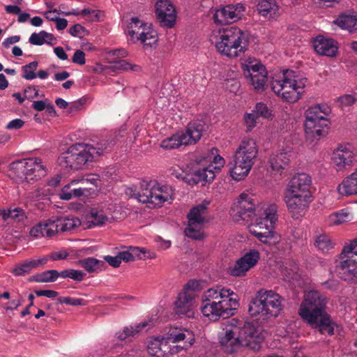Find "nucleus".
<instances>
[{
  "label": "nucleus",
  "instance_id": "f257e3e1",
  "mask_svg": "<svg viewBox=\"0 0 357 357\" xmlns=\"http://www.w3.org/2000/svg\"><path fill=\"white\" fill-rule=\"evenodd\" d=\"M237 324L238 321L233 319L221 324L222 331L218 337L223 351L231 354L245 347L258 350L261 346L256 327L249 322L245 323L243 327Z\"/></svg>",
  "mask_w": 357,
  "mask_h": 357
},
{
  "label": "nucleus",
  "instance_id": "f03ea898",
  "mask_svg": "<svg viewBox=\"0 0 357 357\" xmlns=\"http://www.w3.org/2000/svg\"><path fill=\"white\" fill-rule=\"evenodd\" d=\"M239 306L238 295L231 289L217 287L205 291L202 296L201 312L211 321L234 314Z\"/></svg>",
  "mask_w": 357,
  "mask_h": 357
},
{
  "label": "nucleus",
  "instance_id": "7ed1b4c3",
  "mask_svg": "<svg viewBox=\"0 0 357 357\" xmlns=\"http://www.w3.org/2000/svg\"><path fill=\"white\" fill-rule=\"evenodd\" d=\"M210 40L220 55L231 59L243 56L249 46L248 38L236 26L213 30Z\"/></svg>",
  "mask_w": 357,
  "mask_h": 357
},
{
  "label": "nucleus",
  "instance_id": "20e7f679",
  "mask_svg": "<svg viewBox=\"0 0 357 357\" xmlns=\"http://www.w3.org/2000/svg\"><path fill=\"white\" fill-rule=\"evenodd\" d=\"M257 142L252 137H245L240 142L230 162L229 173L237 181L243 180L250 174L258 155Z\"/></svg>",
  "mask_w": 357,
  "mask_h": 357
},
{
  "label": "nucleus",
  "instance_id": "39448f33",
  "mask_svg": "<svg viewBox=\"0 0 357 357\" xmlns=\"http://www.w3.org/2000/svg\"><path fill=\"white\" fill-rule=\"evenodd\" d=\"M126 193L139 202L160 207L174 199V190L171 185H162L156 181L142 180L136 189L128 188Z\"/></svg>",
  "mask_w": 357,
  "mask_h": 357
},
{
  "label": "nucleus",
  "instance_id": "423d86ee",
  "mask_svg": "<svg viewBox=\"0 0 357 357\" xmlns=\"http://www.w3.org/2000/svg\"><path fill=\"white\" fill-rule=\"evenodd\" d=\"M307 83L305 77H300L294 70H285L281 75L273 77L271 88L282 100L294 103L301 98Z\"/></svg>",
  "mask_w": 357,
  "mask_h": 357
},
{
  "label": "nucleus",
  "instance_id": "0eeeda50",
  "mask_svg": "<svg viewBox=\"0 0 357 357\" xmlns=\"http://www.w3.org/2000/svg\"><path fill=\"white\" fill-rule=\"evenodd\" d=\"M283 298L273 290L259 289L250 302L249 314L264 319L277 317L283 310Z\"/></svg>",
  "mask_w": 357,
  "mask_h": 357
},
{
  "label": "nucleus",
  "instance_id": "6e6552de",
  "mask_svg": "<svg viewBox=\"0 0 357 357\" xmlns=\"http://www.w3.org/2000/svg\"><path fill=\"white\" fill-rule=\"evenodd\" d=\"M331 108L326 104H317L310 107L305 113V132L307 139L319 140L326 134L325 128L330 124L328 116Z\"/></svg>",
  "mask_w": 357,
  "mask_h": 357
},
{
  "label": "nucleus",
  "instance_id": "1a4fd4ad",
  "mask_svg": "<svg viewBox=\"0 0 357 357\" xmlns=\"http://www.w3.org/2000/svg\"><path fill=\"white\" fill-rule=\"evenodd\" d=\"M277 220L278 206L270 204L265 207L261 216L255 218V226L251 227L250 231L263 243L276 244L279 241V236L273 229Z\"/></svg>",
  "mask_w": 357,
  "mask_h": 357
},
{
  "label": "nucleus",
  "instance_id": "9d476101",
  "mask_svg": "<svg viewBox=\"0 0 357 357\" xmlns=\"http://www.w3.org/2000/svg\"><path fill=\"white\" fill-rule=\"evenodd\" d=\"M10 172L20 181L38 180L46 174L45 167L39 158H29L13 162Z\"/></svg>",
  "mask_w": 357,
  "mask_h": 357
},
{
  "label": "nucleus",
  "instance_id": "9b49d317",
  "mask_svg": "<svg viewBox=\"0 0 357 357\" xmlns=\"http://www.w3.org/2000/svg\"><path fill=\"white\" fill-rule=\"evenodd\" d=\"M264 208L259 204L250 193L243 192L234 202L231 211L236 222L240 220L248 222L255 218L261 216L263 213H260V212Z\"/></svg>",
  "mask_w": 357,
  "mask_h": 357
},
{
  "label": "nucleus",
  "instance_id": "f8f14e48",
  "mask_svg": "<svg viewBox=\"0 0 357 357\" xmlns=\"http://www.w3.org/2000/svg\"><path fill=\"white\" fill-rule=\"evenodd\" d=\"M203 126L197 122H190L185 131L178 132L162 140L160 147L164 149H174L181 146L196 144L202 136Z\"/></svg>",
  "mask_w": 357,
  "mask_h": 357
},
{
  "label": "nucleus",
  "instance_id": "ddd939ff",
  "mask_svg": "<svg viewBox=\"0 0 357 357\" xmlns=\"http://www.w3.org/2000/svg\"><path fill=\"white\" fill-rule=\"evenodd\" d=\"M326 304V297L319 291H308L300 305L298 314L306 322H315L325 312Z\"/></svg>",
  "mask_w": 357,
  "mask_h": 357
},
{
  "label": "nucleus",
  "instance_id": "4468645a",
  "mask_svg": "<svg viewBox=\"0 0 357 357\" xmlns=\"http://www.w3.org/2000/svg\"><path fill=\"white\" fill-rule=\"evenodd\" d=\"M199 282L196 280H189L178 294L174 302V311L178 315H184L191 318L194 317V309L196 307L197 291Z\"/></svg>",
  "mask_w": 357,
  "mask_h": 357
},
{
  "label": "nucleus",
  "instance_id": "2eb2a0df",
  "mask_svg": "<svg viewBox=\"0 0 357 357\" xmlns=\"http://www.w3.org/2000/svg\"><path fill=\"white\" fill-rule=\"evenodd\" d=\"M194 333L187 328H174L167 333V348L165 349L164 357L173 355L190 348L195 342Z\"/></svg>",
  "mask_w": 357,
  "mask_h": 357
},
{
  "label": "nucleus",
  "instance_id": "dca6fc26",
  "mask_svg": "<svg viewBox=\"0 0 357 357\" xmlns=\"http://www.w3.org/2000/svg\"><path fill=\"white\" fill-rule=\"evenodd\" d=\"M245 77L249 79L250 84L257 92H263L267 82V71L261 63L252 57L245 59L242 63Z\"/></svg>",
  "mask_w": 357,
  "mask_h": 357
},
{
  "label": "nucleus",
  "instance_id": "f3484780",
  "mask_svg": "<svg viewBox=\"0 0 357 357\" xmlns=\"http://www.w3.org/2000/svg\"><path fill=\"white\" fill-rule=\"evenodd\" d=\"M245 77L249 79L250 84L257 92H263L267 82V71L261 63L252 57L245 59L242 63Z\"/></svg>",
  "mask_w": 357,
  "mask_h": 357
},
{
  "label": "nucleus",
  "instance_id": "a211bd4d",
  "mask_svg": "<svg viewBox=\"0 0 357 357\" xmlns=\"http://www.w3.org/2000/svg\"><path fill=\"white\" fill-rule=\"evenodd\" d=\"M214 152H217L216 149H212L211 153H208L206 157H203L200 162H211L207 167L197 170L195 173V178H188V177H182L181 178L185 183L190 185L197 184L199 182L211 181L215 178V172L213 169L220 170L225 164V159L219 155H215Z\"/></svg>",
  "mask_w": 357,
  "mask_h": 357
},
{
  "label": "nucleus",
  "instance_id": "6ab92c4d",
  "mask_svg": "<svg viewBox=\"0 0 357 357\" xmlns=\"http://www.w3.org/2000/svg\"><path fill=\"white\" fill-rule=\"evenodd\" d=\"M206 206L199 204L193 207L188 215V224L184 232L186 236L195 240H202L204 234L202 231L205 220Z\"/></svg>",
  "mask_w": 357,
  "mask_h": 357
},
{
  "label": "nucleus",
  "instance_id": "aec40b11",
  "mask_svg": "<svg viewBox=\"0 0 357 357\" xmlns=\"http://www.w3.org/2000/svg\"><path fill=\"white\" fill-rule=\"evenodd\" d=\"M109 145L107 141L102 140L96 144V146L77 143L70 146V147L83 168L89 162H92L96 157L104 154L107 151Z\"/></svg>",
  "mask_w": 357,
  "mask_h": 357
},
{
  "label": "nucleus",
  "instance_id": "412c9836",
  "mask_svg": "<svg viewBox=\"0 0 357 357\" xmlns=\"http://www.w3.org/2000/svg\"><path fill=\"white\" fill-rule=\"evenodd\" d=\"M312 196L284 192V201L288 211L294 219L302 217L312 202Z\"/></svg>",
  "mask_w": 357,
  "mask_h": 357
},
{
  "label": "nucleus",
  "instance_id": "4be33fe9",
  "mask_svg": "<svg viewBox=\"0 0 357 357\" xmlns=\"http://www.w3.org/2000/svg\"><path fill=\"white\" fill-rule=\"evenodd\" d=\"M245 11L242 3L229 4L215 10L213 19L215 23L224 25L239 20Z\"/></svg>",
  "mask_w": 357,
  "mask_h": 357
},
{
  "label": "nucleus",
  "instance_id": "5701e85b",
  "mask_svg": "<svg viewBox=\"0 0 357 357\" xmlns=\"http://www.w3.org/2000/svg\"><path fill=\"white\" fill-rule=\"evenodd\" d=\"M260 259V254L255 249H250L245 252L243 255L236 260L233 266L229 269V273L232 276H245L247 272L255 267Z\"/></svg>",
  "mask_w": 357,
  "mask_h": 357
},
{
  "label": "nucleus",
  "instance_id": "b1692460",
  "mask_svg": "<svg viewBox=\"0 0 357 357\" xmlns=\"http://www.w3.org/2000/svg\"><path fill=\"white\" fill-rule=\"evenodd\" d=\"M354 147L350 144H340L334 150L332 160L337 171L351 167L355 160Z\"/></svg>",
  "mask_w": 357,
  "mask_h": 357
},
{
  "label": "nucleus",
  "instance_id": "393cba45",
  "mask_svg": "<svg viewBox=\"0 0 357 357\" xmlns=\"http://www.w3.org/2000/svg\"><path fill=\"white\" fill-rule=\"evenodd\" d=\"M336 268L340 278L345 281L357 283V258L350 257L349 255L341 253Z\"/></svg>",
  "mask_w": 357,
  "mask_h": 357
},
{
  "label": "nucleus",
  "instance_id": "a878e982",
  "mask_svg": "<svg viewBox=\"0 0 357 357\" xmlns=\"http://www.w3.org/2000/svg\"><path fill=\"white\" fill-rule=\"evenodd\" d=\"M311 185L312 178L309 174L298 173L290 179L284 192L312 196Z\"/></svg>",
  "mask_w": 357,
  "mask_h": 357
},
{
  "label": "nucleus",
  "instance_id": "bb28decb",
  "mask_svg": "<svg viewBox=\"0 0 357 357\" xmlns=\"http://www.w3.org/2000/svg\"><path fill=\"white\" fill-rule=\"evenodd\" d=\"M155 14L162 26L172 28L176 22V10L169 0H157Z\"/></svg>",
  "mask_w": 357,
  "mask_h": 357
},
{
  "label": "nucleus",
  "instance_id": "cd10ccee",
  "mask_svg": "<svg viewBox=\"0 0 357 357\" xmlns=\"http://www.w3.org/2000/svg\"><path fill=\"white\" fill-rule=\"evenodd\" d=\"M153 326L152 319L143 321L138 324H131L123 327L121 330L115 333L114 338L121 342H128L132 340L139 333L142 332L146 328H150Z\"/></svg>",
  "mask_w": 357,
  "mask_h": 357
},
{
  "label": "nucleus",
  "instance_id": "c85d7f7f",
  "mask_svg": "<svg viewBox=\"0 0 357 357\" xmlns=\"http://www.w3.org/2000/svg\"><path fill=\"white\" fill-rule=\"evenodd\" d=\"M56 234H58V225L55 217L39 222L33 226L29 231L30 236L34 238H52Z\"/></svg>",
  "mask_w": 357,
  "mask_h": 357
},
{
  "label": "nucleus",
  "instance_id": "c756f323",
  "mask_svg": "<svg viewBox=\"0 0 357 357\" xmlns=\"http://www.w3.org/2000/svg\"><path fill=\"white\" fill-rule=\"evenodd\" d=\"M314 50L320 55L329 57L335 56L338 51V44L333 38L323 36H317L313 42Z\"/></svg>",
  "mask_w": 357,
  "mask_h": 357
},
{
  "label": "nucleus",
  "instance_id": "7c9ffc66",
  "mask_svg": "<svg viewBox=\"0 0 357 357\" xmlns=\"http://www.w3.org/2000/svg\"><path fill=\"white\" fill-rule=\"evenodd\" d=\"M113 216L107 214L103 210L92 208L86 215V225L88 228L101 227L112 222Z\"/></svg>",
  "mask_w": 357,
  "mask_h": 357
},
{
  "label": "nucleus",
  "instance_id": "2f4dec72",
  "mask_svg": "<svg viewBox=\"0 0 357 357\" xmlns=\"http://www.w3.org/2000/svg\"><path fill=\"white\" fill-rule=\"evenodd\" d=\"M256 3L260 15L268 19H276L279 17L280 6L275 0H256Z\"/></svg>",
  "mask_w": 357,
  "mask_h": 357
},
{
  "label": "nucleus",
  "instance_id": "473e14b6",
  "mask_svg": "<svg viewBox=\"0 0 357 357\" xmlns=\"http://www.w3.org/2000/svg\"><path fill=\"white\" fill-rule=\"evenodd\" d=\"M59 166L66 170H78L82 169L78 158L70 146L68 150L62 153L58 158Z\"/></svg>",
  "mask_w": 357,
  "mask_h": 357
},
{
  "label": "nucleus",
  "instance_id": "72a5a7b5",
  "mask_svg": "<svg viewBox=\"0 0 357 357\" xmlns=\"http://www.w3.org/2000/svg\"><path fill=\"white\" fill-rule=\"evenodd\" d=\"M291 156V153L287 151L272 154L269 159L271 169L281 174L289 166Z\"/></svg>",
  "mask_w": 357,
  "mask_h": 357
},
{
  "label": "nucleus",
  "instance_id": "f704fd0d",
  "mask_svg": "<svg viewBox=\"0 0 357 357\" xmlns=\"http://www.w3.org/2000/svg\"><path fill=\"white\" fill-rule=\"evenodd\" d=\"M337 190L342 195H357V169L339 184Z\"/></svg>",
  "mask_w": 357,
  "mask_h": 357
},
{
  "label": "nucleus",
  "instance_id": "c9c22d12",
  "mask_svg": "<svg viewBox=\"0 0 357 357\" xmlns=\"http://www.w3.org/2000/svg\"><path fill=\"white\" fill-rule=\"evenodd\" d=\"M167 348V336L152 338L147 346L148 353L155 357H164L165 349Z\"/></svg>",
  "mask_w": 357,
  "mask_h": 357
},
{
  "label": "nucleus",
  "instance_id": "e433bc0d",
  "mask_svg": "<svg viewBox=\"0 0 357 357\" xmlns=\"http://www.w3.org/2000/svg\"><path fill=\"white\" fill-rule=\"evenodd\" d=\"M314 328H317L322 334L331 335L334 333L335 323L333 322L326 312L317 319L315 322H307Z\"/></svg>",
  "mask_w": 357,
  "mask_h": 357
},
{
  "label": "nucleus",
  "instance_id": "4c0bfd02",
  "mask_svg": "<svg viewBox=\"0 0 357 357\" xmlns=\"http://www.w3.org/2000/svg\"><path fill=\"white\" fill-rule=\"evenodd\" d=\"M334 23L342 29L354 32L357 30V13L342 14L334 21Z\"/></svg>",
  "mask_w": 357,
  "mask_h": 357
},
{
  "label": "nucleus",
  "instance_id": "58836bf2",
  "mask_svg": "<svg viewBox=\"0 0 357 357\" xmlns=\"http://www.w3.org/2000/svg\"><path fill=\"white\" fill-rule=\"evenodd\" d=\"M137 41L139 40L144 47L153 48L158 43V33L151 24L145 26Z\"/></svg>",
  "mask_w": 357,
  "mask_h": 357
},
{
  "label": "nucleus",
  "instance_id": "ea45409f",
  "mask_svg": "<svg viewBox=\"0 0 357 357\" xmlns=\"http://www.w3.org/2000/svg\"><path fill=\"white\" fill-rule=\"evenodd\" d=\"M58 233L71 231L81 225V221L73 215L55 217Z\"/></svg>",
  "mask_w": 357,
  "mask_h": 357
},
{
  "label": "nucleus",
  "instance_id": "a19ab883",
  "mask_svg": "<svg viewBox=\"0 0 357 357\" xmlns=\"http://www.w3.org/2000/svg\"><path fill=\"white\" fill-rule=\"evenodd\" d=\"M48 258L45 257L41 259L25 261L16 266L12 271L13 273L16 276H22L29 273L33 268H36L40 264H45Z\"/></svg>",
  "mask_w": 357,
  "mask_h": 357
},
{
  "label": "nucleus",
  "instance_id": "79ce46f5",
  "mask_svg": "<svg viewBox=\"0 0 357 357\" xmlns=\"http://www.w3.org/2000/svg\"><path fill=\"white\" fill-rule=\"evenodd\" d=\"M148 25L149 24L143 22L138 17H132L125 31L130 36V40L132 42H135L138 38L137 36H140L145 26Z\"/></svg>",
  "mask_w": 357,
  "mask_h": 357
},
{
  "label": "nucleus",
  "instance_id": "37998d69",
  "mask_svg": "<svg viewBox=\"0 0 357 357\" xmlns=\"http://www.w3.org/2000/svg\"><path fill=\"white\" fill-rule=\"evenodd\" d=\"M79 265L84 268L88 273L101 271L105 268L104 261L93 257H87L79 261Z\"/></svg>",
  "mask_w": 357,
  "mask_h": 357
},
{
  "label": "nucleus",
  "instance_id": "c03bdc74",
  "mask_svg": "<svg viewBox=\"0 0 357 357\" xmlns=\"http://www.w3.org/2000/svg\"><path fill=\"white\" fill-rule=\"evenodd\" d=\"M52 40V34L41 31L39 33H33L29 37V42L33 45H42L50 43Z\"/></svg>",
  "mask_w": 357,
  "mask_h": 357
},
{
  "label": "nucleus",
  "instance_id": "a18cd8bd",
  "mask_svg": "<svg viewBox=\"0 0 357 357\" xmlns=\"http://www.w3.org/2000/svg\"><path fill=\"white\" fill-rule=\"evenodd\" d=\"M142 252L144 253L142 250H139L137 247H130L126 250L119 252L117 255L121 262L122 261L128 262L135 260V258H142Z\"/></svg>",
  "mask_w": 357,
  "mask_h": 357
},
{
  "label": "nucleus",
  "instance_id": "49530a36",
  "mask_svg": "<svg viewBox=\"0 0 357 357\" xmlns=\"http://www.w3.org/2000/svg\"><path fill=\"white\" fill-rule=\"evenodd\" d=\"M314 245L323 252H328L333 248L334 243L328 235L323 234L316 238Z\"/></svg>",
  "mask_w": 357,
  "mask_h": 357
},
{
  "label": "nucleus",
  "instance_id": "de8ad7c7",
  "mask_svg": "<svg viewBox=\"0 0 357 357\" xmlns=\"http://www.w3.org/2000/svg\"><path fill=\"white\" fill-rule=\"evenodd\" d=\"M349 213L344 209L330 215L327 218L329 226L339 225L349 220Z\"/></svg>",
  "mask_w": 357,
  "mask_h": 357
},
{
  "label": "nucleus",
  "instance_id": "09e8293b",
  "mask_svg": "<svg viewBox=\"0 0 357 357\" xmlns=\"http://www.w3.org/2000/svg\"><path fill=\"white\" fill-rule=\"evenodd\" d=\"M60 278V272L56 270H48L34 277V280L38 282H52Z\"/></svg>",
  "mask_w": 357,
  "mask_h": 357
},
{
  "label": "nucleus",
  "instance_id": "8fccbe9b",
  "mask_svg": "<svg viewBox=\"0 0 357 357\" xmlns=\"http://www.w3.org/2000/svg\"><path fill=\"white\" fill-rule=\"evenodd\" d=\"M85 273L80 270L73 268L66 269L60 271V278H70L76 282H81L84 280Z\"/></svg>",
  "mask_w": 357,
  "mask_h": 357
},
{
  "label": "nucleus",
  "instance_id": "3c124183",
  "mask_svg": "<svg viewBox=\"0 0 357 357\" xmlns=\"http://www.w3.org/2000/svg\"><path fill=\"white\" fill-rule=\"evenodd\" d=\"M252 111L257 114L258 118L261 116L269 119L273 116V111L268 108L266 104L262 102H257Z\"/></svg>",
  "mask_w": 357,
  "mask_h": 357
},
{
  "label": "nucleus",
  "instance_id": "603ef678",
  "mask_svg": "<svg viewBox=\"0 0 357 357\" xmlns=\"http://www.w3.org/2000/svg\"><path fill=\"white\" fill-rule=\"evenodd\" d=\"M38 66V61H32L28 64H26L22 67L23 72L22 77L26 80H32L36 77V70Z\"/></svg>",
  "mask_w": 357,
  "mask_h": 357
},
{
  "label": "nucleus",
  "instance_id": "864d4df0",
  "mask_svg": "<svg viewBox=\"0 0 357 357\" xmlns=\"http://www.w3.org/2000/svg\"><path fill=\"white\" fill-rule=\"evenodd\" d=\"M259 118L252 111L245 112L243 116V123L246 128V132H251L257 125Z\"/></svg>",
  "mask_w": 357,
  "mask_h": 357
},
{
  "label": "nucleus",
  "instance_id": "5fc2aeb1",
  "mask_svg": "<svg viewBox=\"0 0 357 357\" xmlns=\"http://www.w3.org/2000/svg\"><path fill=\"white\" fill-rule=\"evenodd\" d=\"M8 219H12L14 222H21L26 219L25 211L20 207L8 208Z\"/></svg>",
  "mask_w": 357,
  "mask_h": 357
},
{
  "label": "nucleus",
  "instance_id": "6e6d98bb",
  "mask_svg": "<svg viewBox=\"0 0 357 357\" xmlns=\"http://www.w3.org/2000/svg\"><path fill=\"white\" fill-rule=\"evenodd\" d=\"M356 100L353 95L345 94L338 97L335 100V103L337 104V106L344 108L353 105L356 102Z\"/></svg>",
  "mask_w": 357,
  "mask_h": 357
},
{
  "label": "nucleus",
  "instance_id": "4d7b16f0",
  "mask_svg": "<svg viewBox=\"0 0 357 357\" xmlns=\"http://www.w3.org/2000/svg\"><path fill=\"white\" fill-rule=\"evenodd\" d=\"M341 252L342 255H349L350 257L357 259V238L353 240L349 244L345 245Z\"/></svg>",
  "mask_w": 357,
  "mask_h": 357
},
{
  "label": "nucleus",
  "instance_id": "13d9d810",
  "mask_svg": "<svg viewBox=\"0 0 357 357\" xmlns=\"http://www.w3.org/2000/svg\"><path fill=\"white\" fill-rule=\"evenodd\" d=\"M82 15L84 17H87V20L91 21H99L100 20V13L99 10H90L87 8H84L81 10Z\"/></svg>",
  "mask_w": 357,
  "mask_h": 357
},
{
  "label": "nucleus",
  "instance_id": "bf43d9fd",
  "mask_svg": "<svg viewBox=\"0 0 357 357\" xmlns=\"http://www.w3.org/2000/svg\"><path fill=\"white\" fill-rule=\"evenodd\" d=\"M60 303L72 306L84 305L85 301L82 298L63 297L59 299Z\"/></svg>",
  "mask_w": 357,
  "mask_h": 357
},
{
  "label": "nucleus",
  "instance_id": "052dcab7",
  "mask_svg": "<svg viewBox=\"0 0 357 357\" xmlns=\"http://www.w3.org/2000/svg\"><path fill=\"white\" fill-rule=\"evenodd\" d=\"M85 56V53L82 50H77L74 52L72 61L76 64L84 65L86 63Z\"/></svg>",
  "mask_w": 357,
  "mask_h": 357
},
{
  "label": "nucleus",
  "instance_id": "680f3d73",
  "mask_svg": "<svg viewBox=\"0 0 357 357\" xmlns=\"http://www.w3.org/2000/svg\"><path fill=\"white\" fill-rule=\"evenodd\" d=\"M24 124V121L20 119H15L10 121L6 126L8 130H18Z\"/></svg>",
  "mask_w": 357,
  "mask_h": 357
},
{
  "label": "nucleus",
  "instance_id": "e2e57ef3",
  "mask_svg": "<svg viewBox=\"0 0 357 357\" xmlns=\"http://www.w3.org/2000/svg\"><path fill=\"white\" fill-rule=\"evenodd\" d=\"M59 197L63 200H70L73 198V190H70V185H66L62 188Z\"/></svg>",
  "mask_w": 357,
  "mask_h": 357
},
{
  "label": "nucleus",
  "instance_id": "0e129e2a",
  "mask_svg": "<svg viewBox=\"0 0 357 357\" xmlns=\"http://www.w3.org/2000/svg\"><path fill=\"white\" fill-rule=\"evenodd\" d=\"M104 260L106 262H107L110 266L115 267V268L119 267L121 263L118 255H116V256H114V257L109 256V255L105 256Z\"/></svg>",
  "mask_w": 357,
  "mask_h": 357
},
{
  "label": "nucleus",
  "instance_id": "69168bd1",
  "mask_svg": "<svg viewBox=\"0 0 357 357\" xmlns=\"http://www.w3.org/2000/svg\"><path fill=\"white\" fill-rule=\"evenodd\" d=\"M25 98L32 99L38 96V90L36 86H29L24 90Z\"/></svg>",
  "mask_w": 357,
  "mask_h": 357
},
{
  "label": "nucleus",
  "instance_id": "338daca9",
  "mask_svg": "<svg viewBox=\"0 0 357 357\" xmlns=\"http://www.w3.org/2000/svg\"><path fill=\"white\" fill-rule=\"evenodd\" d=\"M68 256V253L66 250H60L58 252H54L51 253L50 256V259L53 261H57L61 259H64L67 258Z\"/></svg>",
  "mask_w": 357,
  "mask_h": 357
},
{
  "label": "nucleus",
  "instance_id": "774afa93",
  "mask_svg": "<svg viewBox=\"0 0 357 357\" xmlns=\"http://www.w3.org/2000/svg\"><path fill=\"white\" fill-rule=\"evenodd\" d=\"M20 40V37L19 36H13L8 38H6L3 42L2 43V45L5 48H8L11 45H13Z\"/></svg>",
  "mask_w": 357,
  "mask_h": 357
}]
</instances>
